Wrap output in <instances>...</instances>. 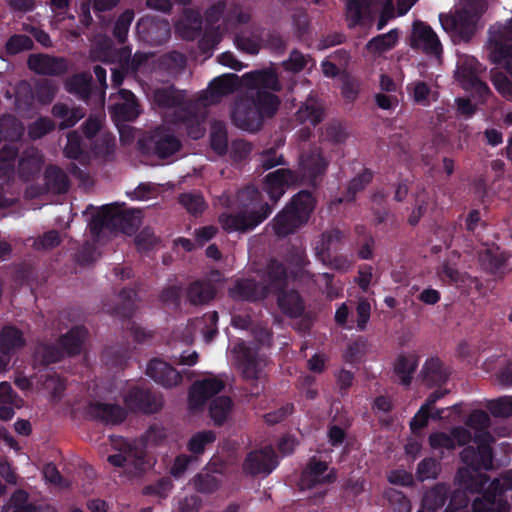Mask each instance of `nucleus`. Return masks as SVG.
<instances>
[{
  "instance_id": "nucleus-39",
  "label": "nucleus",
  "mask_w": 512,
  "mask_h": 512,
  "mask_svg": "<svg viewBox=\"0 0 512 512\" xmlns=\"http://www.w3.org/2000/svg\"><path fill=\"white\" fill-rule=\"evenodd\" d=\"M400 31L397 28L391 29L387 33L376 35L365 45L366 50L372 54H382L396 47L399 41Z\"/></svg>"
},
{
  "instance_id": "nucleus-35",
  "label": "nucleus",
  "mask_w": 512,
  "mask_h": 512,
  "mask_svg": "<svg viewBox=\"0 0 512 512\" xmlns=\"http://www.w3.org/2000/svg\"><path fill=\"white\" fill-rule=\"evenodd\" d=\"M344 242V234L339 229H332L321 234L316 245V255L319 259L338 253Z\"/></svg>"
},
{
  "instance_id": "nucleus-36",
  "label": "nucleus",
  "mask_w": 512,
  "mask_h": 512,
  "mask_svg": "<svg viewBox=\"0 0 512 512\" xmlns=\"http://www.w3.org/2000/svg\"><path fill=\"white\" fill-rule=\"evenodd\" d=\"M42 164V155L37 149H26L20 156L18 162V172L20 177L25 181H29L40 172Z\"/></svg>"
},
{
  "instance_id": "nucleus-40",
  "label": "nucleus",
  "mask_w": 512,
  "mask_h": 512,
  "mask_svg": "<svg viewBox=\"0 0 512 512\" xmlns=\"http://www.w3.org/2000/svg\"><path fill=\"white\" fill-rule=\"evenodd\" d=\"M508 256L505 252L486 250L481 256L480 261L483 268L491 275L502 278L506 273V264Z\"/></svg>"
},
{
  "instance_id": "nucleus-9",
  "label": "nucleus",
  "mask_w": 512,
  "mask_h": 512,
  "mask_svg": "<svg viewBox=\"0 0 512 512\" xmlns=\"http://www.w3.org/2000/svg\"><path fill=\"white\" fill-rule=\"evenodd\" d=\"M510 503L506 500L505 488L501 480L494 479L482 496L476 497L471 505V512H509Z\"/></svg>"
},
{
  "instance_id": "nucleus-18",
  "label": "nucleus",
  "mask_w": 512,
  "mask_h": 512,
  "mask_svg": "<svg viewBox=\"0 0 512 512\" xmlns=\"http://www.w3.org/2000/svg\"><path fill=\"white\" fill-rule=\"evenodd\" d=\"M238 362L243 377L246 379H258L266 365V357L259 353L255 347L247 346L244 343L238 345Z\"/></svg>"
},
{
  "instance_id": "nucleus-61",
  "label": "nucleus",
  "mask_w": 512,
  "mask_h": 512,
  "mask_svg": "<svg viewBox=\"0 0 512 512\" xmlns=\"http://www.w3.org/2000/svg\"><path fill=\"white\" fill-rule=\"evenodd\" d=\"M109 209L108 205L102 207L101 211L94 215L88 225L91 236L94 240L98 241L100 239L101 233L104 230L110 231L109 224Z\"/></svg>"
},
{
  "instance_id": "nucleus-4",
  "label": "nucleus",
  "mask_w": 512,
  "mask_h": 512,
  "mask_svg": "<svg viewBox=\"0 0 512 512\" xmlns=\"http://www.w3.org/2000/svg\"><path fill=\"white\" fill-rule=\"evenodd\" d=\"M487 49L490 61L504 65L512 76V18L489 29Z\"/></svg>"
},
{
  "instance_id": "nucleus-56",
  "label": "nucleus",
  "mask_w": 512,
  "mask_h": 512,
  "mask_svg": "<svg viewBox=\"0 0 512 512\" xmlns=\"http://www.w3.org/2000/svg\"><path fill=\"white\" fill-rule=\"evenodd\" d=\"M35 100L41 105L50 104L58 91L57 85L50 79H41L33 87Z\"/></svg>"
},
{
  "instance_id": "nucleus-2",
  "label": "nucleus",
  "mask_w": 512,
  "mask_h": 512,
  "mask_svg": "<svg viewBox=\"0 0 512 512\" xmlns=\"http://www.w3.org/2000/svg\"><path fill=\"white\" fill-rule=\"evenodd\" d=\"M239 199H248L250 204L236 213H222L219 216V223L228 233L253 230L272 213V206L261 202V193L255 187H246L240 191Z\"/></svg>"
},
{
  "instance_id": "nucleus-19",
  "label": "nucleus",
  "mask_w": 512,
  "mask_h": 512,
  "mask_svg": "<svg viewBox=\"0 0 512 512\" xmlns=\"http://www.w3.org/2000/svg\"><path fill=\"white\" fill-rule=\"evenodd\" d=\"M26 344L23 333L12 325L4 326L0 331V368L5 369L11 357Z\"/></svg>"
},
{
  "instance_id": "nucleus-43",
  "label": "nucleus",
  "mask_w": 512,
  "mask_h": 512,
  "mask_svg": "<svg viewBox=\"0 0 512 512\" xmlns=\"http://www.w3.org/2000/svg\"><path fill=\"white\" fill-rule=\"evenodd\" d=\"M64 156L79 161L80 164L89 163V153L85 150L81 134L74 130L67 134V143L63 149Z\"/></svg>"
},
{
  "instance_id": "nucleus-1",
  "label": "nucleus",
  "mask_w": 512,
  "mask_h": 512,
  "mask_svg": "<svg viewBox=\"0 0 512 512\" xmlns=\"http://www.w3.org/2000/svg\"><path fill=\"white\" fill-rule=\"evenodd\" d=\"M316 206L317 198L311 190L298 191L269 223L275 236L285 239L296 234L308 224Z\"/></svg>"
},
{
  "instance_id": "nucleus-37",
  "label": "nucleus",
  "mask_w": 512,
  "mask_h": 512,
  "mask_svg": "<svg viewBox=\"0 0 512 512\" xmlns=\"http://www.w3.org/2000/svg\"><path fill=\"white\" fill-rule=\"evenodd\" d=\"M64 87L78 99L88 101L92 92V76L87 72L76 73L66 79Z\"/></svg>"
},
{
  "instance_id": "nucleus-27",
  "label": "nucleus",
  "mask_w": 512,
  "mask_h": 512,
  "mask_svg": "<svg viewBox=\"0 0 512 512\" xmlns=\"http://www.w3.org/2000/svg\"><path fill=\"white\" fill-rule=\"evenodd\" d=\"M110 231L121 232L126 235L136 233L139 227V218L131 210H120L117 207L108 205Z\"/></svg>"
},
{
  "instance_id": "nucleus-25",
  "label": "nucleus",
  "mask_w": 512,
  "mask_h": 512,
  "mask_svg": "<svg viewBox=\"0 0 512 512\" xmlns=\"http://www.w3.org/2000/svg\"><path fill=\"white\" fill-rule=\"evenodd\" d=\"M279 310L289 318L301 317L305 311V303L299 291L294 287H287L275 294Z\"/></svg>"
},
{
  "instance_id": "nucleus-23",
  "label": "nucleus",
  "mask_w": 512,
  "mask_h": 512,
  "mask_svg": "<svg viewBox=\"0 0 512 512\" xmlns=\"http://www.w3.org/2000/svg\"><path fill=\"white\" fill-rule=\"evenodd\" d=\"M224 387V382L217 378H206L195 382L188 394L190 408L199 409L203 407L208 399L220 393Z\"/></svg>"
},
{
  "instance_id": "nucleus-26",
  "label": "nucleus",
  "mask_w": 512,
  "mask_h": 512,
  "mask_svg": "<svg viewBox=\"0 0 512 512\" xmlns=\"http://www.w3.org/2000/svg\"><path fill=\"white\" fill-rule=\"evenodd\" d=\"M229 295L234 300L255 302L267 297L266 288L255 279H238L229 289Z\"/></svg>"
},
{
  "instance_id": "nucleus-53",
  "label": "nucleus",
  "mask_w": 512,
  "mask_h": 512,
  "mask_svg": "<svg viewBox=\"0 0 512 512\" xmlns=\"http://www.w3.org/2000/svg\"><path fill=\"white\" fill-rule=\"evenodd\" d=\"M35 356L47 366L61 361L66 355L57 341L54 344H40L36 348Z\"/></svg>"
},
{
  "instance_id": "nucleus-29",
  "label": "nucleus",
  "mask_w": 512,
  "mask_h": 512,
  "mask_svg": "<svg viewBox=\"0 0 512 512\" xmlns=\"http://www.w3.org/2000/svg\"><path fill=\"white\" fill-rule=\"evenodd\" d=\"M215 285L204 279L191 282L186 289V298L192 306H203L209 304L216 297Z\"/></svg>"
},
{
  "instance_id": "nucleus-22",
  "label": "nucleus",
  "mask_w": 512,
  "mask_h": 512,
  "mask_svg": "<svg viewBox=\"0 0 512 512\" xmlns=\"http://www.w3.org/2000/svg\"><path fill=\"white\" fill-rule=\"evenodd\" d=\"M296 273L289 271L282 262L272 259L267 265L266 270V288L268 294H277L290 286V282L295 280Z\"/></svg>"
},
{
  "instance_id": "nucleus-47",
  "label": "nucleus",
  "mask_w": 512,
  "mask_h": 512,
  "mask_svg": "<svg viewBox=\"0 0 512 512\" xmlns=\"http://www.w3.org/2000/svg\"><path fill=\"white\" fill-rule=\"evenodd\" d=\"M482 71V65L479 61L469 55L461 56L457 62L456 76L458 81L462 84H467L470 81L475 80Z\"/></svg>"
},
{
  "instance_id": "nucleus-5",
  "label": "nucleus",
  "mask_w": 512,
  "mask_h": 512,
  "mask_svg": "<svg viewBox=\"0 0 512 512\" xmlns=\"http://www.w3.org/2000/svg\"><path fill=\"white\" fill-rule=\"evenodd\" d=\"M329 161L318 148L299 157L298 168L294 170L297 185H306L316 190L327 172Z\"/></svg>"
},
{
  "instance_id": "nucleus-49",
  "label": "nucleus",
  "mask_w": 512,
  "mask_h": 512,
  "mask_svg": "<svg viewBox=\"0 0 512 512\" xmlns=\"http://www.w3.org/2000/svg\"><path fill=\"white\" fill-rule=\"evenodd\" d=\"M370 4L366 0H347L346 17L350 27L363 25L369 18Z\"/></svg>"
},
{
  "instance_id": "nucleus-20",
  "label": "nucleus",
  "mask_w": 512,
  "mask_h": 512,
  "mask_svg": "<svg viewBox=\"0 0 512 512\" xmlns=\"http://www.w3.org/2000/svg\"><path fill=\"white\" fill-rule=\"evenodd\" d=\"M27 65L34 73L47 76H61L68 70L64 58L43 53L29 55Z\"/></svg>"
},
{
  "instance_id": "nucleus-63",
  "label": "nucleus",
  "mask_w": 512,
  "mask_h": 512,
  "mask_svg": "<svg viewBox=\"0 0 512 512\" xmlns=\"http://www.w3.org/2000/svg\"><path fill=\"white\" fill-rule=\"evenodd\" d=\"M34 47L33 40L25 34H14L7 40L5 44L6 53L16 55L23 51L32 50Z\"/></svg>"
},
{
  "instance_id": "nucleus-15",
  "label": "nucleus",
  "mask_w": 512,
  "mask_h": 512,
  "mask_svg": "<svg viewBox=\"0 0 512 512\" xmlns=\"http://www.w3.org/2000/svg\"><path fill=\"white\" fill-rule=\"evenodd\" d=\"M86 413L90 419L105 425H119L127 418L126 408L115 403L91 402Z\"/></svg>"
},
{
  "instance_id": "nucleus-7",
  "label": "nucleus",
  "mask_w": 512,
  "mask_h": 512,
  "mask_svg": "<svg viewBox=\"0 0 512 512\" xmlns=\"http://www.w3.org/2000/svg\"><path fill=\"white\" fill-rule=\"evenodd\" d=\"M185 93L177 90L173 85L158 88L154 92V101L161 108H175V121L178 123L193 122L197 112L185 101Z\"/></svg>"
},
{
  "instance_id": "nucleus-51",
  "label": "nucleus",
  "mask_w": 512,
  "mask_h": 512,
  "mask_svg": "<svg viewBox=\"0 0 512 512\" xmlns=\"http://www.w3.org/2000/svg\"><path fill=\"white\" fill-rule=\"evenodd\" d=\"M178 202L194 217L200 216L207 207L204 197L199 192L181 193L178 196Z\"/></svg>"
},
{
  "instance_id": "nucleus-32",
  "label": "nucleus",
  "mask_w": 512,
  "mask_h": 512,
  "mask_svg": "<svg viewBox=\"0 0 512 512\" xmlns=\"http://www.w3.org/2000/svg\"><path fill=\"white\" fill-rule=\"evenodd\" d=\"M418 366L419 356L416 353H400L397 356L393 371L402 386L408 387L411 385Z\"/></svg>"
},
{
  "instance_id": "nucleus-59",
  "label": "nucleus",
  "mask_w": 512,
  "mask_h": 512,
  "mask_svg": "<svg viewBox=\"0 0 512 512\" xmlns=\"http://www.w3.org/2000/svg\"><path fill=\"white\" fill-rule=\"evenodd\" d=\"M35 100L34 90L31 85L22 81L15 89V105L18 109L23 111H29Z\"/></svg>"
},
{
  "instance_id": "nucleus-24",
  "label": "nucleus",
  "mask_w": 512,
  "mask_h": 512,
  "mask_svg": "<svg viewBox=\"0 0 512 512\" xmlns=\"http://www.w3.org/2000/svg\"><path fill=\"white\" fill-rule=\"evenodd\" d=\"M146 375L166 388L174 387L182 381V375L173 366L158 358L148 362Z\"/></svg>"
},
{
  "instance_id": "nucleus-60",
  "label": "nucleus",
  "mask_w": 512,
  "mask_h": 512,
  "mask_svg": "<svg viewBox=\"0 0 512 512\" xmlns=\"http://www.w3.org/2000/svg\"><path fill=\"white\" fill-rule=\"evenodd\" d=\"M192 482L195 490L202 494H212L221 485V481L210 473H198L194 476Z\"/></svg>"
},
{
  "instance_id": "nucleus-31",
  "label": "nucleus",
  "mask_w": 512,
  "mask_h": 512,
  "mask_svg": "<svg viewBox=\"0 0 512 512\" xmlns=\"http://www.w3.org/2000/svg\"><path fill=\"white\" fill-rule=\"evenodd\" d=\"M246 85L251 89L279 92L281 84L273 70H255L243 75Z\"/></svg>"
},
{
  "instance_id": "nucleus-45",
  "label": "nucleus",
  "mask_w": 512,
  "mask_h": 512,
  "mask_svg": "<svg viewBox=\"0 0 512 512\" xmlns=\"http://www.w3.org/2000/svg\"><path fill=\"white\" fill-rule=\"evenodd\" d=\"M239 84V77L236 74H224L214 78L209 83V91L213 100L218 101L223 96L233 93Z\"/></svg>"
},
{
  "instance_id": "nucleus-48",
  "label": "nucleus",
  "mask_w": 512,
  "mask_h": 512,
  "mask_svg": "<svg viewBox=\"0 0 512 512\" xmlns=\"http://www.w3.org/2000/svg\"><path fill=\"white\" fill-rule=\"evenodd\" d=\"M374 173L369 168H364L363 171L353 177L347 186L345 193L340 197L337 202H353L356 199L357 193L363 191L366 186L373 180Z\"/></svg>"
},
{
  "instance_id": "nucleus-34",
  "label": "nucleus",
  "mask_w": 512,
  "mask_h": 512,
  "mask_svg": "<svg viewBox=\"0 0 512 512\" xmlns=\"http://www.w3.org/2000/svg\"><path fill=\"white\" fill-rule=\"evenodd\" d=\"M248 97L254 102L263 120L272 118L277 113L281 103L280 98L276 94L262 89L257 90Z\"/></svg>"
},
{
  "instance_id": "nucleus-41",
  "label": "nucleus",
  "mask_w": 512,
  "mask_h": 512,
  "mask_svg": "<svg viewBox=\"0 0 512 512\" xmlns=\"http://www.w3.org/2000/svg\"><path fill=\"white\" fill-rule=\"evenodd\" d=\"M449 495L450 487L444 483H438L424 494L422 507L429 512H437L446 504Z\"/></svg>"
},
{
  "instance_id": "nucleus-46",
  "label": "nucleus",
  "mask_w": 512,
  "mask_h": 512,
  "mask_svg": "<svg viewBox=\"0 0 512 512\" xmlns=\"http://www.w3.org/2000/svg\"><path fill=\"white\" fill-rule=\"evenodd\" d=\"M120 303L113 307L109 312L122 319L130 320L136 310L137 291L133 288L125 287L119 292Z\"/></svg>"
},
{
  "instance_id": "nucleus-54",
  "label": "nucleus",
  "mask_w": 512,
  "mask_h": 512,
  "mask_svg": "<svg viewBox=\"0 0 512 512\" xmlns=\"http://www.w3.org/2000/svg\"><path fill=\"white\" fill-rule=\"evenodd\" d=\"M210 147L219 156L228 152V135L225 125L217 122L212 126L210 133Z\"/></svg>"
},
{
  "instance_id": "nucleus-12",
  "label": "nucleus",
  "mask_w": 512,
  "mask_h": 512,
  "mask_svg": "<svg viewBox=\"0 0 512 512\" xmlns=\"http://www.w3.org/2000/svg\"><path fill=\"white\" fill-rule=\"evenodd\" d=\"M44 184L31 186L27 193L31 197H37L43 194L51 193L55 195L64 194L70 187V181L65 171L56 166L48 165L44 171Z\"/></svg>"
},
{
  "instance_id": "nucleus-6",
  "label": "nucleus",
  "mask_w": 512,
  "mask_h": 512,
  "mask_svg": "<svg viewBox=\"0 0 512 512\" xmlns=\"http://www.w3.org/2000/svg\"><path fill=\"white\" fill-rule=\"evenodd\" d=\"M138 147L143 154L167 159L182 148V143L171 130L157 127L138 141Z\"/></svg>"
},
{
  "instance_id": "nucleus-62",
  "label": "nucleus",
  "mask_w": 512,
  "mask_h": 512,
  "mask_svg": "<svg viewBox=\"0 0 512 512\" xmlns=\"http://www.w3.org/2000/svg\"><path fill=\"white\" fill-rule=\"evenodd\" d=\"M133 19V10H125L117 18L113 28V36L120 44H124L127 40L129 28Z\"/></svg>"
},
{
  "instance_id": "nucleus-58",
  "label": "nucleus",
  "mask_w": 512,
  "mask_h": 512,
  "mask_svg": "<svg viewBox=\"0 0 512 512\" xmlns=\"http://www.w3.org/2000/svg\"><path fill=\"white\" fill-rule=\"evenodd\" d=\"M112 445L120 453L109 455L107 461L114 467L126 469L127 462L131 459L130 452L126 450V445H131V443L122 437H118L117 439H112Z\"/></svg>"
},
{
  "instance_id": "nucleus-8",
  "label": "nucleus",
  "mask_w": 512,
  "mask_h": 512,
  "mask_svg": "<svg viewBox=\"0 0 512 512\" xmlns=\"http://www.w3.org/2000/svg\"><path fill=\"white\" fill-rule=\"evenodd\" d=\"M482 15L469 9H461L454 14H440L439 21L442 28L460 40L468 42L476 31V24Z\"/></svg>"
},
{
  "instance_id": "nucleus-52",
  "label": "nucleus",
  "mask_w": 512,
  "mask_h": 512,
  "mask_svg": "<svg viewBox=\"0 0 512 512\" xmlns=\"http://www.w3.org/2000/svg\"><path fill=\"white\" fill-rule=\"evenodd\" d=\"M383 498L388 502V506L393 512H411V501L402 491L387 488L383 492Z\"/></svg>"
},
{
  "instance_id": "nucleus-57",
  "label": "nucleus",
  "mask_w": 512,
  "mask_h": 512,
  "mask_svg": "<svg viewBox=\"0 0 512 512\" xmlns=\"http://www.w3.org/2000/svg\"><path fill=\"white\" fill-rule=\"evenodd\" d=\"M295 117L298 122H308L315 127L323 119V110L316 103L307 101L298 109Z\"/></svg>"
},
{
  "instance_id": "nucleus-16",
  "label": "nucleus",
  "mask_w": 512,
  "mask_h": 512,
  "mask_svg": "<svg viewBox=\"0 0 512 512\" xmlns=\"http://www.w3.org/2000/svg\"><path fill=\"white\" fill-rule=\"evenodd\" d=\"M264 189L273 203H277L288 186H298L294 170L280 168L265 176Z\"/></svg>"
},
{
  "instance_id": "nucleus-3",
  "label": "nucleus",
  "mask_w": 512,
  "mask_h": 512,
  "mask_svg": "<svg viewBox=\"0 0 512 512\" xmlns=\"http://www.w3.org/2000/svg\"><path fill=\"white\" fill-rule=\"evenodd\" d=\"M466 424L477 432L475 436L477 447L466 446L460 453L461 461L473 471H488L493 466L491 435L487 431L491 424L490 416L484 410H474Z\"/></svg>"
},
{
  "instance_id": "nucleus-30",
  "label": "nucleus",
  "mask_w": 512,
  "mask_h": 512,
  "mask_svg": "<svg viewBox=\"0 0 512 512\" xmlns=\"http://www.w3.org/2000/svg\"><path fill=\"white\" fill-rule=\"evenodd\" d=\"M420 374L425 385L440 387L448 381L450 371L438 357H430L423 364Z\"/></svg>"
},
{
  "instance_id": "nucleus-11",
  "label": "nucleus",
  "mask_w": 512,
  "mask_h": 512,
  "mask_svg": "<svg viewBox=\"0 0 512 512\" xmlns=\"http://www.w3.org/2000/svg\"><path fill=\"white\" fill-rule=\"evenodd\" d=\"M124 403L130 411L144 414L157 413L163 406L161 396L141 387L131 388L124 397Z\"/></svg>"
},
{
  "instance_id": "nucleus-17",
  "label": "nucleus",
  "mask_w": 512,
  "mask_h": 512,
  "mask_svg": "<svg viewBox=\"0 0 512 512\" xmlns=\"http://www.w3.org/2000/svg\"><path fill=\"white\" fill-rule=\"evenodd\" d=\"M327 470L328 464L326 462L312 457L302 472L301 483L308 489L334 483L337 478L336 470L332 469L329 473L325 474Z\"/></svg>"
},
{
  "instance_id": "nucleus-33",
  "label": "nucleus",
  "mask_w": 512,
  "mask_h": 512,
  "mask_svg": "<svg viewBox=\"0 0 512 512\" xmlns=\"http://www.w3.org/2000/svg\"><path fill=\"white\" fill-rule=\"evenodd\" d=\"M264 30L260 26H251L249 30L241 31L235 35L236 47L247 54L256 55L264 41Z\"/></svg>"
},
{
  "instance_id": "nucleus-44",
  "label": "nucleus",
  "mask_w": 512,
  "mask_h": 512,
  "mask_svg": "<svg viewBox=\"0 0 512 512\" xmlns=\"http://www.w3.org/2000/svg\"><path fill=\"white\" fill-rule=\"evenodd\" d=\"M455 481L460 488L482 495L487 490L486 485L489 482V477L486 475L475 476L468 469L460 468L456 473Z\"/></svg>"
},
{
  "instance_id": "nucleus-13",
  "label": "nucleus",
  "mask_w": 512,
  "mask_h": 512,
  "mask_svg": "<svg viewBox=\"0 0 512 512\" xmlns=\"http://www.w3.org/2000/svg\"><path fill=\"white\" fill-rule=\"evenodd\" d=\"M232 120L237 127L249 132L258 131L264 123L260 112L248 96L236 102L232 111Z\"/></svg>"
},
{
  "instance_id": "nucleus-50",
  "label": "nucleus",
  "mask_w": 512,
  "mask_h": 512,
  "mask_svg": "<svg viewBox=\"0 0 512 512\" xmlns=\"http://www.w3.org/2000/svg\"><path fill=\"white\" fill-rule=\"evenodd\" d=\"M232 406V400L228 396H218L212 400L209 413L215 425L221 426L226 422Z\"/></svg>"
},
{
  "instance_id": "nucleus-64",
  "label": "nucleus",
  "mask_w": 512,
  "mask_h": 512,
  "mask_svg": "<svg viewBox=\"0 0 512 512\" xmlns=\"http://www.w3.org/2000/svg\"><path fill=\"white\" fill-rule=\"evenodd\" d=\"M216 435L211 430H204L195 433L188 442V450L193 454H202L206 445L213 443Z\"/></svg>"
},
{
  "instance_id": "nucleus-21",
  "label": "nucleus",
  "mask_w": 512,
  "mask_h": 512,
  "mask_svg": "<svg viewBox=\"0 0 512 512\" xmlns=\"http://www.w3.org/2000/svg\"><path fill=\"white\" fill-rule=\"evenodd\" d=\"M18 153V148L14 144H5L0 149V207L3 208L11 205L10 200L5 196V185L14 176Z\"/></svg>"
},
{
  "instance_id": "nucleus-42",
  "label": "nucleus",
  "mask_w": 512,
  "mask_h": 512,
  "mask_svg": "<svg viewBox=\"0 0 512 512\" xmlns=\"http://www.w3.org/2000/svg\"><path fill=\"white\" fill-rule=\"evenodd\" d=\"M186 65V56L175 50L161 55L158 59L159 69L172 77L182 74L185 71Z\"/></svg>"
},
{
  "instance_id": "nucleus-14",
  "label": "nucleus",
  "mask_w": 512,
  "mask_h": 512,
  "mask_svg": "<svg viewBox=\"0 0 512 512\" xmlns=\"http://www.w3.org/2000/svg\"><path fill=\"white\" fill-rule=\"evenodd\" d=\"M411 47L422 50L430 56L439 57L442 54V44L434 30L422 21L413 24Z\"/></svg>"
},
{
  "instance_id": "nucleus-38",
  "label": "nucleus",
  "mask_w": 512,
  "mask_h": 512,
  "mask_svg": "<svg viewBox=\"0 0 512 512\" xmlns=\"http://www.w3.org/2000/svg\"><path fill=\"white\" fill-rule=\"evenodd\" d=\"M86 335L87 329L84 326H74L58 338V344L64 350L66 356L78 355L81 352Z\"/></svg>"
},
{
  "instance_id": "nucleus-10",
  "label": "nucleus",
  "mask_w": 512,
  "mask_h": 512,
  "mask_svg": "<svg viewBox=\"0 0 512 512\" xmlns=\"http://www.w3.org/2000/svg\"><path fill=\"white\" fill-rule=\"evenodd\" d=\"M278 466L277 455L271 446L250 451L243 463V473L249 476H268Z\"/></svg>"
},
{
  "instance_id": "nucleus-28",
  "label": "nucleus",
  "mask_w": 512,
  "mask_h": 512,
  "mask_svg": "<svg viewBox=\"0 0 512 512\" xmlns=\"http://www.w3.org/2000/svg\"><path fill=\"white\" fill-rule=\"evenodd\" d=\"M119 95L123 102L109 107L111 116L118 121H134L140 114L136 96L127 89H120Z\"/></svg>"
},
{
  "instance_id": "nucleus-55",
  "label": "nucleus",
  "mask_w": 512,
  "mask_h": 512,
  "mask_svg": "<svg viewBox=\"0 0 512 512\" xmlns=\"http://www.w3.org/2000/svg\"><path fill=\"white\" fill-rule=\"evenodd\" d=\"M126 450L131 454V459L127 462L126 472L131 476H138L144 473L148 468L145 452L137 449L133 444L126 445Z\"/></svg>"
}]
</instances>
